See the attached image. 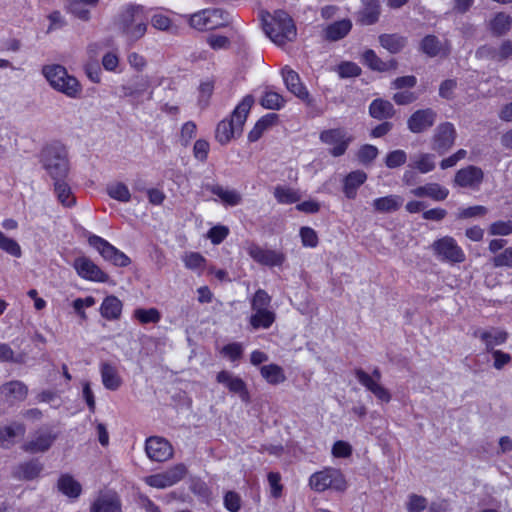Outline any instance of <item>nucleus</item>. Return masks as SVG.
<instances>
[{
	"label": "nucleus",
	"mask_w": 512,
	"mask_h": 512,
	"mask_svg": "<svg viewBox=\"0 0 512 512\" xmlns=\"http://www.w3.org/2000/svg\"><path fill=\"white\" fill-rule=\"evenodd\" d=\"M363 8L359 12V21L364 25H371L379 18L378 0H362Z\"/></svg>",
	"instance_id": "nucleus-33"
},
{
	"label": "nucleus",
	"mask_w": 512,
	"mask_h": 512,
	"mask_svg": "<svg viewBox=\"0 0 512 512\" xmlns=\"http://www.w3.org/2000/svg\"><path fill=\"white\" fill-rule=\"evenodd\" d=\"M488 209L482 205H475L470 207H462L457 211V220H481L486 214Z\"/></svg>",
	"instance_id": "nucleus-47"
},
{
	"label": "nucleus",
	"mask_w": 512,
	"mask_h": 512,
	"mask_svg": "<svg viewBox=\"0 0 512 512\" xmlns=\"http://www.w3.org/2000/svg\"><path fill=\"white\" fill-rule=\"evenodd\" d=\"M89 244L98 250L102 257L107 261H112L114 255L118 251L114 246L99 236L93 235L89 237Z\"/></svg>",
	"instance_id": "nucleus-41"
},
{
	"label": "nucleus",
	"mask_w": 512,
	"mask_h": 512,
	"mask_svg": "<svg viewBox=\"0 0 512 512\" xmlns=\"http://www.w3.org/2000/svg\"><path fill=\"white\" fill-rule=\"evenodd\" d=\"M224 505L230 512H237L241 507V498L237 493L229 491L224 496Z\"/></svg>",
	"instance_id": "nucleus-61"
},
{
	"label": "nucleus",
	"mask_w": 512,
	"mask_h": 512,
	"mask_svg": "<svg viewBox=\"0 0 512 512\" xmlns=\"http://www.w3.org/2000/svg\"><path fill=\"white\" fill-rule=\"evenodd\" d=\"M122 302L113 295L107 296L100 307L101 316L107 320H117L122 313Z\"/></svg>",
	"instance_id": "nucleus-30"
},
{
	"label": "nucleus",
	"mask_w": 512,
	"mask_h": 512,
	"mask_svg": "<svg viewBox=\"0 0 512 512\" xmlns=\"http://www.w3.org/2000/svg\"><path fill=\"white\" fill-rule=\"evenodd\" d=\"M277 118L278 116L274 113L266 114L260 118L249 132L248 140L255 142L260 139L263 133L276 122Z\"/></svg>",
	"instance_id": "nucleus-40"
},
{
	"label": "nucleus",
	"mask_w": 512,
	"mask_h": 512,
	"mask_svg": "<svg viewBox=\"0 0 512 512\" xmlns=\"http://www.w3.org/2000/svg\"><path fill=\"white\" fill-rule=\"evenodd\" d=\"M56 438L57 435L50 431L39 430L22 448L25 452L32 454L43 453L50 449Z\"/></svg>",
	"instance_id": "nucleus-20"
},
{
	"label": "nucleus",
	"mask_w": 512,
	"mask_h": 512,
	"mask_svg": "<svg viewBox=\"0 0 512 512\" xmlns=\"http://www.w3.org/2000/svg\"><path fill=\"white\" fill-rule=\"evenodd\" d=\"M367 174L364 171L356 170L349 173L344 179L343 192L349 199L355 198L357 189L366 181Z\"/></svg>",
	"instance_id": "nucleus-29"
},
{
	"label": "nucleus",
	"mask_w": 512,
	"mask_h": 512,
	"mask_svg": "<svg viewBox=\"0 0 512 512\" xmlns=\"http://www.w3.org/2000/svg\"><path fill=\"white\" fill-rule=\"evenodd\" d=\"M301 240L304 246L315 247L318 244L316 232L309 226H302L300 230Z\"/></svg>",
	"instance_id": "nucleus-59"
},
{
	"label": "nucleus",
	"mask_w": 512,
	"mask_h": 512,
	"mask_svg": "<svg viewBox=\"0 0 512 512\" xmlns=\"http://www.w3.org/2000/svg\"><path fill=\"white\" fill-rule=\"evenodd\" d=\"M378 155V149L377 147L373 145H363L357 153L358 160L363 163L367 164L372 162Z\"/></svg>",
	"instance_id": "nucleus-55"
},
{
	"label": "nucleus",
	"mask_w": 512,
	"mask_h": 512,
	"mask_svg": "<svg viewBox=\"0 0 512 512\" xmlns=\"http://www.w3.org/2000/svg\"><path fill=\"white\" fill-rule=\"evenodd\" d=\"M148 15L142 6H128L121 15L120 29L130 40L135 41L144 36Z\"/></svg>",
	"instance_id": "nucleus-6"
},
{
	"label": "nucleus",
	"mask_w": 512,
	"mask_h": 512,
	"mask_svg": "<svg viewBox=\"0 0 512 512\" xmlns=\"http://www.w3.org/2000/svg\"><path fill=\"white\" fill-rule=\"evenodd\" d=\"M407 161V154L404 150L397 149L389 152L385 158V164L388 168H397L405 164Z\"/></svg>",
	"instance_id": "nucleus-51"
},
{
	"label": "nucleus",
	"mask_w": 512,
	"mask_h": 512,
	"mask_svg": "<svg viewBox=\"0 0 512 512\" xmlns=\"http://www.w3.org/2000/svg\"><path fill=\"white\" fill-rule=\"evenodd\" d=\"M493 357V367L496 370H502L505 366L511 364L512 356L502 350H493L489 352Z\"/></svg>",
	"instance_id": "nucleus-54"
},
{
	"label": "nucleus",
	"mask_w": 512,
	"mask_h": 512,
	"mask_svg": "<svg viewBox=\"0 0 512 512\" xmlns=\"http://www.w3.org/2000/svg\"><path fill=\"white\" fill-rule=\"evenodd\" d=\"M309 484L317 492H323L329 488L342 492L347 488L344 475L340 470L334 468H326L312 474Z\"/></svg>",
	"instance_id": "nucleus-7"
},
{
	"label": "nucleus",
	"mask_w": 512,
	"mask_h": 512,
	"mask_svg": "<svg viewBox=\"0 0 512 512\" xmlns=\"http://www.w3.org/2000/svg\"><path fill=\"white\" fill-rule=\"evenodd\" d=\"M380 44L390 53H398L406 45V39L397 34H384L379 37Z\"/></svg>",
	"instance_id": "nucleus-45"
},
{
	"label": "nucleus",
	"mask_w": 512,
	"mask_h": 512,
	"mask_svg": "<svg viewBox=\"0 0 512 512\" xmlns=\"http://www.w3.org/2000/svg\"><path fill=\"white\" fill-rule=\"evenodd\" d=\"M107 194L114 200L127 203L131 200V192L123 182H112L106 187Z\"/></svg>",
	"instance_id": "nucleus-43"
},
{
	"label": "nucleus",
	"mask_w": 512,
	"mask_h": 512,
	"mask_svg": "<svg viewBox=\"0 0 512 512\" xmlns=\"http://www.w3.org/2000/svg\"><path fill=\"white\" fill-rule=\"evenodd\" d=\"M134 317L143 324L157 323L160 320V313L156 308L150 309H136Z\"/></svg>",
	"instance_id": "nucleus-50"
},
{
	"label": "nucleus",
	"mask_w": 512,
	"mask_h": 512,
	"mask_svg": "<svg viewBox=\"0 0 512 512\" xmlns=\"http://www.w3.org/2000/svg\"><path fill=\"white\" fill-rule=\"evenodd\" d=\"M25 432L26 427L20 422H13L10 425L0 427V447H11L15 443L16 438L24 437Z\"/></svg>",
	"instance_id": "nucleus-27"
},
{
	"label": "nucleus",
	"mask_w": 512,
	"mask_h": 512,
	"mask_svg": "<svg viewBox=\"0 0 512 512\" xmlns=\"http://www.w3.org/2000/svg\"><path fill=\"white\" fill-rule=\"evenodd\" d=\"M352 22L349 19H342L329 24L324 29L325 38L330 41H338L344 38L351 30Z\"/></svg>",
	"instance_id": "nucleus-31"
},
{
	"label": "nucleus",
	"mask_w": 512,
	"mask_h": 512,
	"mask_svg": "<svg viewBox=\"0 0 512 512\" xmlns=\"http://www.w3.org/2000/svg\"><path fill=\"white\" fill-rule=\"evenodd\" d=\"M271 296L263 289H258L251 298V316L249 324L254 330L269 329L276 320V313L271 307Z\"/></svg>",
	"instance_id": "nucleus-4"
},
{
	"label": "nucleus",
	"mask_w": 512,
	"mask_h": 512,
	"mask_svg": "<svg viewBox=\"0 0 512 512\" xmlns=\"http://www.w3.org/2000/svg\"><path fill=\"white\" fill-rule=\"evenodd\" d=\"M216 380L218 383L225 385L230 392L239 394L244 402L249 401V393L246 384L241 378L234 376L229 371L223 370L217 374Z\"/></svg>",
	"instance_id": "nucleus-22"
},
{
	"label": "nucleus",
	"mask_w": 512,
	"mask_h": 512,
	"mask_svg": "<svg viewBox=\"0 0 512 512\" xmlns=\"http://www.w3.org/2000/svg\"><path fill=\"white\" fill-rule=\"evenodd\" d=\"M201 189L203 195L209 192L216 196L224 205L236 206L242 201V196L236 189L224 187L219 184L203 183Z\"/></svg>",
	"instance_id": "nucleus-17"
},
{
	"label": "nucleus",
	"mask_w": 512,
	"mask_h": 512,
	"mask_svg": "<svg viewBox=\"0 0 512 512\" xmlns=\"http://www.w3.org/2000/svg\"><path fill=\"white\" fill-rule=\"evenodd\" d=\"M362 59L364 61V63L371 69L373 70H376V71H386L388 70L391 66H392V63L391 64H388L386 62H383L377 55L376 53L373 51V50H366L363 55H362Z\"/></svg>",
	"instance_id": "nucleus-49"
},
{
	"label": "nucleus",
	"mask_w": 512,
	"mask_h": 512,
	"mask_svg": "<svg viewBox=\"0 0 512 512\" xmlns=\"http://www.w3.org/2000/svg\"><path fill=\"white\" fill-rule=\"evenodd\" d=\"M248 254L256 262L267 266H279L285 260V257L282 253L274 250L263 249L255 244H251L248 247Z\"/></svg>",
	"instance_id": "nucleus-21"
},
{
	"label": "nucleus",
	"mask_w": 512,
	"mask_h": 512,
	"mask_svg": "<svg viewBox=\"0 0 512 512\" xmlns=\"http://www.w3.org/2000/svg\"><path fill=\"white\" fill-rule=\"evenodd\" d=\"M435 255L442 261L461 263L465 260V254L451 237H443L432 244Z\"/></svg>",
	"instance_id": "nucleus-12"
},
{
	"label": "nucleus",
	"mask_w": 512,
	"mask_h": 512,
	"mask_svg": "<svg viewBox=\"0 0 512 512\" xmlns=\"http://www.w3.org/2000/svg\"><path fill=\"white\" fill-rule=\"evenodd\" d=\"M484 181V172L480 167L474 165H468L462 169H459L454 176V185L471 189L478 190Z\"/></svg>",
	"instance_id": "nucleus-13"
},
{
	"label": "nucleus",
	"mask_w": 512,
	"mask_h": 512,
	"mask_svg": "<svg viewBox=\"0 0 512 512\" xmlns=\"http://www.w3.org/2000/svg\"><path fill=\"white\" fill-rule=\"evenodd\" d=\"M222 353L230 360L236 361L241 358L243 347L240 343H231L223 347Z\"/></svg>",
	"instance_id": "nucleus-63"
},
{
	"label": "nucleus",
	"mask_w": 512,
	"mask_h": 512,
	"mask_svg": "<svg viewBox=\"0 0 512 512\" xmlns=\"http://www.w3.org/2000/svg\"><path fill=\"white\" fill-rule=\"evenodd\" d=\"M190 27L199 30H211L222 26L226 19L224 18V12L217 8L202 9L190 15L185 16Z\"/></svg>",
	"instance_id": "nucleus-8"
},
{
	"label": "nucleus",
	"mask_w": 512,
	"mask_h": 512,
	"mask_svg": "<svg viewBox=\"0 0 512 512\" xmlns=\"http://www.w3.org/2000/svg\"><path fill=\"white\" fill-rule=\"evenodd\" d=\"M54 194L63 206L71 207L76 202L75 196L72 193L70 185L66 182V179L54 181Z\"/></svg>",
	"instance_id": "nucleus-36"
},
{
	"label": "nucleus",
	"mask_w": 512,
	"mask_h": 512,
	"mask_svg": "<svg viewBox=\"0 0 512 512\" xmlns=\"http://www.w3.org/2000/svg\"><path fill=\"white\" fill-rule=\"evenodd\" d=\"M493 262L496 267H512V248H507L495 256Z\"/></svg>",
	"instance_id": "nucleus-64"
},
{
	"label": "nucleus",
	"mask_w": 512,
	"mask_h": 512,
	"mask_svg": "<svg viewBox=\"0 0 512 512\" xmlns=\"http://www.w3.org/2000/svg\"><path fill=\"white\" fill-rule=\"evenodd\" d=\"M42 74L56 91L63 93L69 98H77L81 94L82 87L79 81L67 70L58 64L45 65L42 68Z\"/></svg>",
	"instance_id": "nucleus-3"
},
{
	"label": "nucleus",
	"mask_w": 512,
	"mask_h": 512,
	"mask_svg": "<svg viewBox=\"0 0 512 512\" xmlns=\"http://www.w3.org/2000/svg\"><path fill=\"white\" fill-rule=\"evenodd\" d=\"M262 377L272 385H277L286 380L283 369L276 364L264 365L260 369Z\"/></svg>",
	"instance_id": "nucleus-42"
},
{
	"label": "nucleus",
	"mask_w": 512,
	"mask_h": 512,
	"mask_svg": "<svg viewBox=\"0 0 512 512\" xmlns=\"http://www.w3.org/2000/svg\"><path fill=\"white\" fill-rule=\"evenodd\" d=\"M436 116V112L430 108L417 110L407 121L408 129L412 133H422L434 125Z\"/></svg>",
	"instance_id": "nucleus-18"
},
{
	"label": "nucleus",
	"mask_w": 512,
	"mask_h": 512,
	"mask_svg": "<svg viewBox=\"0 0 512 512\" xmlns=\"http://www.w3.org/2000/svg\"><path fill=\"white\" fill-rule=\"evenodd\" d=\"M319 138L322 143L330 147L329 153L334 157L343 155L352 140L343 128L324 130L320 133Z\"/></svg>",
	"instance_id": "nucleus-10"
},
{
	"label": "nucleus",
	"mask_w": 512,
	"mask_h": 512,
	"mask_svg": "<svg viewBox=\"0 0 512 512\" xmlns=\"http://www.w3.org/2000/svg\"><path fill=\"white\" fill-rule=\"evenodd\" d=\"M253 103L254 99L251 95L245 96L235 107L231 116L218 123L215 131V137L220 144H227L235 136L242 133L243 126Z\"/></svg>",
	"instance_id": "nucleus-2"
},
{
	"label": "nucleus",
	"mask_w": 512,
	"mask_h": 512,
	"mask_svg": "<svg viewBox=\"0 0 512 512\" xmlns=\"http://www.w3.org/2000/svg\"><path fill=\"white\" fill-rule=\"evenodd\" d=\"M262 25L265 34L278 46H284L296 39L297 30L292 18L284 11L273 14L262 13Z\"/></svg>",
	"instance_id": "nucleus-1"
},
{
	"label": "nucleus",
	"mask_w": 512,
	"mask_h": 512,
	"mask_svg": "<svg viewBox=\"0 0 512 512\" xmlns=\"http://www.w3.org/2000/svg\"><path fill=\"white\" fill-rule=\"evenodd\" d=\"M512 26V17L500 12L490 22L491 31L496 35L506 34Z\"/></svg>",
	"instance_id": "nucleus-48"
},
{
	"label": "nucleus",
	"mask_w": 512,
	"mask_h": 512,
	"mask_svg": "<svg viewBox=\"0 0 512 512\" xmlns=\"http://www.w3.org/2000/svg\"><path fill=\"white\" fill-rule=\"evenodd\" d=\"M332 454L337 458H346L352 454V447L345 441H336L332 447Z\"/></svg>",
	"instance_id": "nucleus-60"
},
{
	"label": "nucleus",
	"mask_w": 512,
	"mask_h": 512,
	"mask_svg": "<svg viewBox=\"0 0 512 512\" xmlns=\"http://www.w3.org/2000/svg\"><path fill=\"white\" fill-rule=\"evenodd\" d=\"M41 163L53 181L66 179L69 174L68 153L62 145L52 144L45 147L41 153Z\"/></svg>",
	"instance_id": "nucleus-5"
},
{
	"label": "nucleus",
	"mask_w": 512,
	"mask_h": 512,
	"mask_svg": "<svg viewBox=\"0 0 512 512\" xmlns=\"http://www.w3.org/2000/svg\"><path fill=\"white\" fill-rule=\"evenodd\" d=\"M164 474L169 485L173 486L185 477L187 474V468L184 464H177L166 470Z\"/></svg>",
	"instance_id": "nucleus-52"
},
{
	"label": "nucleus",
	"mask_w": 512,
	"mask_h": 512,
	"mask_svg": "<svg viewBox=\"0 0 512 512\" xmlns=\"http://www.w3.org/2000/svg\"><path fill=\"white\" fill-rule=\"evenodd\" d=\"M456 137L457 132L452 123H441L434 130L431 140L432 149L439 155H443L453 147Z\"/></svg>",
	"instance_id": "nucleus-11"
},
{
	"label": "nucleus",
	"mask_w": 512,
	"mask_h": 512,
	"mask_svg": "<svg viewBox=\"0 0 512 512\" xmlns=\"http://www.w3.org/2000/svg\"><path fill=\"white\" fill-rule=\"evenodd\" d=\"M185 266L189 269H201L204 267L205 258L197 252H190L183 257Z\"/></svg>",
	"instance_id": "nucleus-56"
},
{
	"label": "nucleus",
	"mask_w": 512,
	"mask_h": 512,
	"mask_svg": "<svg viewBox=\"0 0 512 512\" xmlns=\"http://www.w3.org/2000/svg\"><path fill=\"white\" fill-rule=\"evenodd\" d=\"M415 197H428L434 201H443L449 195V190L438 183H427L411 190Z\"/></svg>",
	"instance_id": "nucleus-25"
},
{
	"label": "nucleus",
	"mask_w": 512,
	"mask_h": 512,
	"mask_svg": "<svg viewBox=\"0 0 512 512\" xmlns=\"http://www.w3.org/2000/svg\"><path fill=\"white\" fill-rule=\"evenodd\" d=\"M337 71L341 78H347L358 76L361 72V69L357 64L353 62H343L338 66Z\"/></svg>",
	"instance_id": "nucleus-58"
},
{
	"label": "nucleus",
	"mask_w": 512,
	"mask_h": 512,
	"mask_svg": "<svg viewBox=\"0 0 512 512\" xmlns=\"http://www.w3.org/2000/svg\"><path fill=\"white\" fill-rule=\"evenodd\" d=\"M435 166V155L431 153H420L413 158L411 163L412 168L423 174L433 171Z\"/></svg>",
	"instance_id": "nucleus-44"
},
{
	"label": "nucleus",
	"mask_w": 512,
	"mask_h": 512,
	"mask_svg": "<svg viewBox=\"0 0 512 512\" xmlns=\"http://www.w3.org/2000/svg\"><path fill=\"white\" fill-rule=\"evenodd\" d=\"M145 451L147 456L157 462L170 459L173 455L171 444L162 437H149L146 440Z\"/></svg>",
	"instance_id": "nucleus-16"
},
{
	"label": "nucleus",
	"mask_w": 512,
	"mask_h": 512,
	"mask_svg": "<svg viewBox=\"0 0 512 512\" xmlns=\"http://www.w3.org/2000/svg\"><path fill=\"white\" fill-rule=\"evenodd\" d=\"M282 77L287 89L298 98L305 100L309 93L300 81L299 75L289 67L282 69Z\"/></svg>",
	"instance_id": "nucleus-26"
},
{
	"label": "nucleus",
	"mask_w": 512,
	"mask_h": 512,
	"mask_svg": "<svg viewBox=\"0 0 512 512\" xmlns=\"http://www.w3.org/2000/svg\"><path fill=\"white\" fill-rule=\"evenodd\" d=\"M42 470L43 465L38 460H30L20 464L16 468L15 475L18 479L33 480L40 475Z\"/></svg>",
	"instance_id": "nucleus-35"
},
{
	"label": "nucleus",
	"mask_w": 512,
	"mask_h": 512,
	"mask_svg": "<svg viewBox=\"0 0 512 512\" xmlns=\"http://www.w3.org/2000/svg\"><path fill=\"white\" fill-rule=\"evenodd\" d=\"M73 267L77 274L85 280L107 282L109 279V276L87 257L76 258L73 262Z\"/></svg>",
	"instance_id": "nucleus-14"
},
{
	"label": "nucleus",
	"mask_w": 512,
	"mask_h": 512,
	"mask_svg": "<svg viewBox=\"0 0 512 512\" xmlns=\"http://www.w3.org/2000/svg\"><path fill=\"white\" fill-rule=\"evenodd\" d=\"M285 103L284 97L271 89H267L260 100V104L269 110H280L285 106Z\"/></svg>",
	"instance_id": "nucleus-46"
},
{
	"label": "nucleus",
	"mask_w": 512,
	"mask_h": 512,
	"mask_svg": "<svg viewBox=\"0 0 512 512\" xmlns=\"http://www.w3.org/2000/svg\"><path fill=\"white\" fill-rule=\"evenodd\" d=\"M403 203L404 199L402 196L390 194L374 199L371 203V207L374 212L389 214L398 211Z\"/></svg>",
	"instance_id": "nucleus-24"
},
{
	"label": "nucleus",
	"mask_w": 512,
	"mask_h": 512,
	"mask_svg": "<svg viewBox=\"0 0 512 512\" xmlns=\"http://www.w3.org/2000/svg\"><path fill=\"white\" fill-rule=\"evenodd\" d=\"M370 115L375 119H387L394 115L393 105L383 99H375L369 106Z\"/></svg>",
	"instance_id": "nucleus-39"
},
{
	"label": "nucleus",
	"mask_w": 512,
	"mask_h": 512,
	"mask_svg": "<svg viewBox=\"0 0 512 512\" xmlns=\"http://www.w3.org/2000/svg\"><path fill=\"white\" fill-rule=\"evenodd\" d=\"M273 195L279 204H293L302 198L299 190L287 185H277L274 188Z\"/></svg>",
	"instance_id": "nucleus-34"
},
{
	"label": "nucleus",
	"mask_w": 512,
	"mask_h": 512,
	"mask_svg": "<svg viewBox=\"0 0 512 512\" xmlns=\"http://www.w3.org/2000/svg\"><path fill=\"white\" fill-rule=\"evenodd\" d=\"M27 394V386L18 380L7 382L0 387V397L10 404L25 400Z\"/></svg>",
	"instance_id": "nucleus-23"
},
{
	"label": "nucleus",
	"mask_w": 512,
	"mask_h": 512,
	"mask_svg": "<svg viewBox=\"0 0 512 512\" xmlns=\"http://www.w3.org/2000/svg\"><path fill=\"white\" fill-rule=\"evenodd\" d=\"M101 378L104 387L108 390L115 391L122 385L117 369L109 363H102Z\"/></svg>",
	"instance_id": "nucleus-32"
},
{
	"label": "nucleus",
	"mask_w": 512,
	"mask_h": 512,
	"mask_svg": "<svg viewBox=\"0 0 512 512\" xmlns=\"http://www.w3.org/2000/svg\"><path fill=\"white\" fill-rule=\"evenodd\" d=\"M476 56L481 59H491L497 62L504 61L512 56V41L503 40L498 46H481Z\"/></svg>",
	"instance_id": "nucleus-19"
},
{
	"label": "nucleus",
	"mask_w": 512,
	"mask_h": 512,
	"mask_svg": "<svg viewBox=\"0 0 512 512\" xmlns=\"http://www.w3.org/2000/svg\"><path fill=\"white\" fill-rule=\"evenodd\" d=\"M102 65L106 71L120 72V70H118L119 57L114 52H108L103 56Z\"/></svg>",
	"instance_id": "nucleus-62"
},
{
	"label": "nucleus",
	"mask_w": 512,
	"mask_h": 512,
	"mask_svg": "<svg viewBox=\"0 0 512 512\" xmlns=\"http://www.w3.org/2000/svg\"><path fill=\"white\" fill-rule=\"evenodd\" d=\"M421 48L425 54L431 57L445 55L449 51L446 43H441L438 38L433 35H428L422 40Z\"/></svg>",
	"instance_id": "nucleus-38"
},
{
	"label": "nucleus",
	"mask_w": 512,
	"mask_h": 512,
	"mask_svg": "<svg viewBox=\"0 0 512 512\" xmlns=\"http://www.w3.org/2000/svg\"><path fill=\"white\" fill-rule=\"evenodd\" d=\"M58 489L70 498H78L81 494L82 487L71 475H62L57 483Z\"/></svg>",
	"instance_id": "nucleus-37"
},
{
	"label": "nucleus",
	"mask_w": 512,
	"mask_h": 512,
	"mask_svg": "<svg viewBox=\"0 0 512 512\" xmlns=\"http://www.w3.org/2000/svg\"><path fill=\"white\" fill-rule=\"evenodd\" d=\"M427 507V499L417 494H411L407 503L408 512H422Z\"/></svg>",
	"instance_id": "nucleus-57"
},
{
	"label": "nucleus",
	"mask_w": 512,
	"mask_h": 512,
	"mask_svg": "<svg viewBox=\"0 0 512 512\" xmlns=\"http://www.w3.org/2000/svg\"><path fill=\"white\" fill-rule=\"evenodd\" d=\"M0 248L14 257L21 256V248L18 243L6 237L2 232H0Z\"/></svg>",
	"instance_id": "nucleus-53"
},
{
	"label": "nucleus",
	"mask_w": 512,
	"mask_h": 512,
	"mask_svg": "<svg viewBox=\"0 0 512 512\" xmlns=\"http://www.w3.org/2000/svg\"><path fill=\"white\" fill-rule=\"evenodd\" d=\"M90 512H122L121 502L115 494H101L91 504Z\"/></svg>",
	"instance_id": "nucleus-28"
},
{
	"label": "nucleus",
	"mask_w": 512,
	"mask_h": 512,
	"mask_svg": "<svg viewBox=\"0 0 512 512\" xmlns=\"http://www.w3.org/2000/svg\"><path fill=\"white\" fill-rule=\"evenodd\" d=\"M355 377L361 385L371 392L378 400L388 403L391 400V394L380 381L382 378L379 368H375L372 374H368L361 368L354 370Z\"/></svg>",
	"instance_id": "nucleus-9"
},
{
	"label": "nucleus",
	"mask_w": 512,
	"mask_h": 512,
	"mask_svg": "<svg viewBox=\"0 0 512 512\" xmlns=\"http://www.w3.org/2000/svg\"><path fill=\"white\" fill-rule=\"evenodd\" d=\"M473 337L480 339L485 346V350L489 353L495 350L496 346L506 343L508 333L498 327H490L487 329L477 328L473 332Z\"/></svg>",
	"instance_id": "nucleus-15"
}]
</instances>
